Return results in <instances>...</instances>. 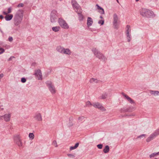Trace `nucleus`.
I'll use <instances>...</instances> for the list:
<instances>
[{
    "mask_svg": "<svg viewBox=\"0 0 159 159\" xmlns=\"http://www.w3.org/2000/svg\"><path fill=\"white\" fill-rule=\"evenodd\" d=\"M21 81L22 83H25L26 81V80L25 78H23L21 79Z\"/></svg>",
    "mask_w": 159,
    "mask_h": 159,
    "instance_id": "45",
    "label": "nucleus"
},
{
    "mask_svg": "<svg viewBox=\"0 0 159 159\" xmlns=\"http://www.w3.org/2000/svg\"><path fill=\"white\" fill-rule=\"evenodd\" d=\"M23 6V4L22 3H20L17 6L18 7H22Z\"/></svg>",
    "mask_w": 159,
    "mask_h": 159,
    "instance_id": "47",
    "label": "nucleus"
},
{
    "mask_svg": "<svg viewBox=\"0 0 159 159\" xmlns=\"http://www.w3.org/2000/svg\"><path fill=\"white\" fill-rule=\"evenodd\" d=\"M155 138V136L152 134L149 137H148L146 139V141L148 142H149Z\"/></svg>",
    "mask_w": 159,
    "mask_h": 159,
    "instance_id": "18",
    "label": "nucleus"
},
{
    "mask_svg": "<svg viewBox=\"0 0 159 159\" xmlns=\"http://www.w3.org/2000/svg\"><path fill=\"white\" fill-rule=\"evenodd\" d=\"M150 93L155 96H159V91H150Z\"/></svg>",
    "mask_w": 159,
    "mask_h": 159,
    "instance_id": "21",
    "label": "nucleus"
},
{
    "mask_svg": "<svg viewBox=\"0 0 159 159\" xmlns=\"http://www.w3.org/2000/svg\"><path fill=\"white\" fill-rule=\"evenodd\" d=\"M52 145L54 146L55 147H57L58 146L57 142L56 140H54L52 142Z\"/></svg>",
    "mask_w": 159,
    "mask_h": 159,
    "instance_id": "36",
    "label": "nucleus"
},
{
    "mask_svg": "<svg viewBox=\"0 0 159 159\" xmlns=\"http://www.w3.org/2000/svg\"><path fill=\"white\" fill-rule=\"evenodd\" d=\"M113 24L115 27H116L119 23L118 16L116 14H115L113 15Z\"/></svg>",
    "mask_w": 159,
    "mask_h": 159,
    "instance_id": "11",
    "label": "nucleus"
},
{
    "mask_svg": "<svg viewBox=\"0 0 159 159\" xmlns=\"http://www.w3.org/2000/svg\"><path fill=\"white\" fill-rule=\"evenodd\" d=\"M79 145V143H77L75 144L74 146L73 147H71L70 148V150H72L73 149H76V148H77Z\"/></svg>",
    "mask_w": 159,
    "mask_h": 159,
    "instance_id": "31",
    "label": "nucleus"
},
{
    "mask_svg": "<svg viewBox=\"0 0 159 159\" xmlns=\"http://www.w3.org/2000/svg\"><path fill=\"white\" fill-rule=\"evenodd\" d=\"M14 140L19 146L21 147L22 146V142L20 139V137L19 135L15 136L14 137Z\"/></svg>",
    "mask_w": 159,
    "mask_h": 159,
    "instance_id": "7",
    "label": "nucleus"
},
{
    "mask_svg": "<svg viewBox=\"0 0 159 159\" xmlns=\"http://www.w3.org/2000/svg\"><path fill=\"white\" fill-rule=\"evenodd\" d=\"M64 48L63 47L59 46L57 47L56 49L57 52L62 54Z\"/></svg>",
    "mask_w": 159,
    "mask_h": 159,
    "instance_id": "17",
    "label": "nucleus"
},
{
    "mask_svg": "<svg viewBox=\"0 0 159 159\" xmlns=\"http://www.w3.org/2000/svg\"><path fill=\"white\" fill-rule=\"evenodd\" d=\"M104 23V21L102 20H99L98 22V23L101 24V25H103Z\"/></svg>",
    "mask_w": 159,
    "mask_h": 159,
    "instance_id": "41",
    "label": "nucleus"
},
{
    "mask_svg": "<svg viewBox=\"0 0 159 159\" xmlns=\"http://www.w3.org/2000/svg\"><path fill=\"white\" fill-rule=\"evenodd\" d=\"M1 43L0 42V45H1Z\"/></svg>",
    "mask_w": 159,
    "mask_h": 159,
    "instance_id": "56",
    "label": "nucleus"
},
{
    "mask_svg": "<svg viewBox=\"0 0 159 159\" xmlns=\"http://www.w3.org/2000/svg\"><path fill=\"white\" fill-rule=\"evenodd\" d=\"M92 51L96 57L101 61H105L107 60L106 57L103 54L99 51L96 48H93L92 49Z\"/></svg>",
    "mask_w": 159,
    "mask_h": 159,
    "instance_id": "1",
    "label": "nucleus"
},
{
    "mask_svg": "<svg viewBox=\"0 0 159 159\" xmlns=\"http://www.w3.org/2000/svg\"><path fill=\"white\" fill-rule=\"evenodd\" d=\"M140 15L143 17H147V9L146 8H142L139 11Z\"/></svg>",
    "mask_w": 159,
    "mask_h": 159,
    "instance_id": "9",
    "label": "nucleus"
},
{
    "mask_svg": "<svg viewBox=\"0 0 159 159\" xmlns=\"http://www.w3.org/2000/svg\"><path fill=\"white\" fill-rule=\"evenodd\" d=\"M3 18V17L2 15L0 16V18L1 19H2Z\"/></svg>",
    "mask_w": 159,
    "mask_h": 159,
    "instance_id": "50",
    "label": "nucleus"
},
{
    "mask_svg": "<svg viewBox=\"0 0 159 159\" xmlns=\"http://www.w3.org/2000/svg\"><path fill=\"white\" fill-rule=\"evenodd\" d=\"M131 32V29L129 25H127L126 26V35L129 34H130Z\"/></svg>",
    "mask_w": 159,
    "mask_h": 159,
    "instance_id": "23",
    "label": "nucleus"
},
{
    "mask_svg": "<svg viewBox=\"0 0 159 159\" xmlns=\"http://www.w3.org/2000/svg\"><path fill=\"white\" fill-rule=\"evenodd\" d=\"M34 75L35 77L39 80H41L42 79V75L41 71L40 69H37L35 71Z\"/></svg>",
    "mask_w": 159,
    "mask_h": 159,
    "instance_id": "6",
    "label": "nucleus"
},
{
    "mask_svg": "<svg viewBox=\"0 0 159 159\" xmlns=\"http://www.w3.org/2000/svg\"><path fill=\"white\" fill-rule=\"evenodd\" d=\"M154 159H157V158H155Z\"/></svg>",
    "mask_w": 159,
    "mask_h": 159,
    "instance_id": "55",
    "label": "nucleus"
},
{
    "mask_svg": "<svg viewBox=\"0 0 159 159\" xmlns=\"http://www.w3.org/2000/svg\"><path fill=\"white\" fill-rule=\"evenodd\" d=\"M126 36L127 37V39L128 40V41L129 42H130L131 39V34H129V35H127Z\"/></svg>",
    "mask_w": 159,
    "mask_h": 159,
    "instance_id": "39",
    "label": "nucleus"
},
{
    "mask_svg": "<svg viewBox=\"0 0 159 159\" xmlns=\"http://www.w3.org/2000/svg\"><path fill=\"white\" fill-rule=\"evenodd\" d=\"M11 115V114H7L3 116L4 120L6 122L9 121L10 120Z\"/></svg>",
    "mask_w": 159,
    "mask_h": 159,
    "instance_id": "12",
    "label": "nucleus"
},
{
    "mask_svg": "<svg viewBox=\"0 0 159 159\" xmlns=\"http://www.w3.org/2000/svg\"><path fill=\"white\" fill-rule=\"evenodd\" d=\"M13 16L12 14H7V15H6V16L5 17V19L7 21L10 20L12 19Z\"/></svg>",
    "mask_w": 159,
    "mask_h": 159,
    "instance_id": "22",
    "label": "nucleus"
},
{
    "mask_svg": "<svg viewBox=\"0 0 159 159\" xmlns=\"http://www.w3.org/2000/svg\"><path fill=\"white\" fill-rule=\"evenodd\" d=\"M59 16L58 13L55 10L52 11L50 16V21L52 23H54L57 20V18Z\"/></svg>",
    "mask_w": 159,
    "mask_h": 159,
    "instance_id": "4",
    "label": "nucleus"
},
{
    "mask_svg": "<svg viewBox=\"0 0 159 159\" xmlns=\"http://www.w3.org/2000/svg\"><path fill=\"white\" fill-rule=\"evenodd\" d=\"M100 18H102V16H100Z\"/></svg>",
    "mask_w": 159,
    "mask_h": 159,
    "instance_id": "54",
    "label": "nucleus"
},
{
    "mask_svg": "<svg viewBox=\"0 0 159 159\" xmlns=\"http://www.w3.org/2000/svg\"><path fill=\"white\" fill-rule=\"evenodd\" d=\"M84 119V117L83 116L79 117L78 118V120L80 121H82Z\"/></svg>",
    "mask_w": 159,
    "mask_h": 159,
    "instance_id": "44",
    "label": "nucleus"
},
{
    "mask_svg": "<svg viewBox=\"0 0 159 159\" xmlns=\"http://www.w3.org/2000/svg\"><path fill=\"white\" fill-rule=\"evenodd\" d=\"M46 85L49 90L52 94H54L56 93V89L52 83L50 81L46 82Z\"/></svg>",
    "mask_w": 159,
    "mask_h": 159,
    "instance_id": "3",
    "label": "nucleus"
},
{
    "mask_svg": "<svg viewBox=\"0 0 159 159\" xmlns=\"http://www.w3.org/2000/svg\"><path fill=\"white\" fill-rule=\"evenodd\" d=\"M86 105L88 107H91L92 106V103H91L90 101H88L86 102Z\"/></svg>",
    "mask_w": 159,
    "mask_h": 159,
    "instance_id": "33",
    "label": "nucleus"
},
{
    "mask_svg": "<svg viewBox=\"0 0 159 159\" xmlns=\"http://www.w3.org/2000/svg\"><path fill=\"white\" fill-rule=\"evenodd\" d=\"M102 144H99L97 145V147L99 149H101L102 148Z\"/></svg>",
    "mask_w": 159,
    "mask_h": 159,
    "instance_id": "43",
    "label": "nucleus"
},
{
    "mask_svg": "<svg viewBox=\"0 0 159 159\" xmlns=\"http://www.w3.org/2000/svg\"><path fill=\"white\" fill-rule=\"evenodd\" d=\"M147 17L149 18L151 17H154L155 16V14L154 12L150 10L147 9Z\"/></svg>",
    "mask_w": 159,
    "mask_h": 159,
    "instance_id": "13",
    "label": "nucleus"
},
{
    "mask_svg": "<svg viewBox=\"0 0 159 159\" xmlns=\"http://www.w3.org/2000/svg\"><path fill=\"white\" fill-rule=\"evenodd\" d=\"M22 20H20V19L16 18H15V21H14V24L16 25L17 26L19 25Z\"/></svg>",
    "mask_w": 159,
    "mask_h": 159,
    "instance_id": "19",
    "label": "nucleus"
},
{
    "mask_svg": "<svg viewBox=\"0 0 159 159\" xmlns=\"http://www.w3.org/2000/svg\"><path fill=\"white\" fill-rule=\"evenodd\" d=\"M146 135L144 134H142L138 136L137 138L141 139L143 138H145L146 137Z\"/></svg>",
    "mask_w": 159,
    "mask_h": 159,
    "instance_id": "35",
    "label": "nucleus"
},
{
    "mask_svg": "<svg viewBox=\"0 0 159 159\" xmlns=\"http://www.w3.org/2000/svg\"><path fill=\"white\" fill-rule=\"evenodd\" d=\"M136 2H138L139 1V0H135Z\"/></svg>",
    "mask_w": 159,
    "mask_h": 159,
    "instance_id": "53",
    "label": "nucleus"
},
{
    "mask_svg": "<svg viewBox=\"0 0 159 159\" xmlns=\"http://www.w3.org/2000/svg\"><path fill=\"white\" fill-rule=\"evenodd\" d=\"M152 134L154 135L155 137L159 135V129L156 130L155 132Z\"/></svg>",
    "mask_w": 159,
    "mask_h": 159,
    "instance_id": "30",
    "label": "nucleus"
},
{
    "mask_svg": "<svg viewBox=\"0 0 159 159\" xmlns=\"http://www.w3.org/2000/svg\"><path fill=\"white\" fill-rule=\"evenodd\" d=\"M101 104L98 102H94L92 103V106L96 108L99 109Z\"/></svg>",
    "mask_w": 159,
    "mask_h": 159,
    "instance_id": "24",
    "label": "nucleus"
},
{
    "mask_svg": "<svg viewBox=\"0 0 159 159\" xmlns=\"http://www.w3.org/2000/svg\"><path fill=\"white\" fill-rule=\"evenodd\" d=\"M34 118L35 120L38 122L42 121L43 120L42 115L40 113H36L34 116Z\"/></svg>",
    "mask_w": 159,
    "mask_h": 159,
    "instance_id": "8",
    "label": "nucleus"
},
{
    "mask_svg": "<svg viewBox=\"0 0 159 159\" xmlns=\"http://www.w3.org/2000/svg\"><path fill=\"white\" fill-rule=\"evenodd\" d=\"M12 8L11 7H9L8 9V11L7 12L4 11L3 12V14L5 15H7L8 14L10 13L11 12Z\"/></svg>",
    "mask_w": 159,
    "mask_h": 159,
    "instance_id": "28",
    "label": "nucleus"
},
{
    "mask_svg": "<svg viewBox=\"0 0 159 159\" xmlns=\"http://www.w3.org/2000/svg\"><path fill=\"white\" fill-rule=\"evenodd\" d=\"M99 109H100L101 111H106V108L102 106V105H101Z\"/></svg>",
    "mask_w": 159,
    "mask_h": 159,
    "instance_id": "37",
    "label": "nucleus"
},
{
    "mask_svg": "<svg viewBox=\"0 0 159 159\" xmlns=\"http://www.w3.org/2000/svg\"><path fill=\"white\" fill-rule=\"evenodd\" d=\"M58 23L60 27L63 29L67 30L69 28V25L66 21L61 18H59Z\"/></svg>",
    "mask_w": 159,
    "mask_h": 159,
    "instance_id": "2",
    "label": "nucleus"
},
{
    "mask_svg": "<svg viewBox=\"0 0 159 159\" xmlns=\"http://www.w3.org/2000/svg\"><path fill=\"white\" fill-rule=\"evenodd\" d=\"M23 16V11L22 10H18L15 16V17L16 18L22 20Z\"/></svg>",
    "mask_w": 159,
    "mask_h": 159,
    "instance_id": "10",
    "label": "nucleus"
},
{
    "mask_svg": "<svg viewBox=\"0 0 159 159\" xmlns=\"http://www.w3.org/2000/svg\"><path fill=\"white\" fill-rule=\"evenodd\" d=\"M107 97V94H103L101 97V98L102 99H105Z\"/></svg>",
    "mask_w": 159,
    "mask_h": 159,
    "instance_id": "38",
    "label": "nucleus"
},
{
    "mask_svg": "<svg viewBox=\"0 0 159 159\" xmlns=\"http://www.w3.org/2000/svg\"><path fill=\"white\" fill-rule=\"evenodd\" d=\"M61 29V27L60 26H54L52 27V30L55 32H57L59 31Z\"/></svg>",
    "mask_w": 159,
    "mask_h": 159,
    "instance_id": "20",
    "label": "nucleus"
},
{
    "mask_svg": "<svg viewBox=\"0 0 159 159\" xmlns=\"http://www.w3.org/2000/svg\"><path fill=\"white\" fill-rule=\"evenodd\" d=\"M109 151V147L108 146H105V148L103 150V151L105 153H107Z\"/></svg>",
    "mask_w": 159,
    "mask_h": 159,
    "instance_id": "27",
    "label": "nucleus"
},
{
    "mask_svg": "<svg viewBox=\"0 0 159 159\" xmlns=\"http://www.w3.org/2000/svg\"><path fill=\"white\" fill-rule=\"evenodd\" d=\"M72 3L74 10L78 14H80L82 12V10L78 4L75 1H72Z\"/></svg>",
    "mask_w": 159,
    "mask_h": 159,
    "instance_id": "5",
    "label": "nucleus"
},
{
    "mask_svg": "<svg viewBox=\"0 0 159 159\" xmlns=\"http://www.w3.org/2000/svg\"><path fill=\"white\" fill-rule=\"evenodd\" d=\"M13 39V38L12 37H9L8 38V40L10 42H12Z\"/></svg>",
    "mask_w": 159,
    "mask_h": 159,
    "instance_id": "48",
    "label": "nucleus"
},
{
    "mask_svg": "<svg viewBox=\"0 0 159 159\" xmlns=\"http://www.w3.org/2000/svg\"><path fill=\"white\" fill-rule=\"evenodd\" d=\"M123 95L125 97V98L127 99V100L131 104H134L135 102L134 101L130 98L128 95L123 93Z\"/></svg>",
    "mask_w": 159,
    "mask_h": 159,
    "instance_id": "14",
    "label": "nucleus"
},
{
    "mask_svg": "<svg viewBox=\"0 0 159 159\" xmlns=\"http://www.w3.org/2000/svg\"><path fill=\"white\" fill-rule=\"evenodd\" d=\"M67 156L69 157H72V158H74L75 157L74 155H72V154H68Z\"/></svg>",
    "mask_w": 159,
    "mask_h": 159,
    "instance_id": "46",
    "label": "nucleus"
},
{
    "mask_svg": "<svg viewBox=\"0 0 159 159\" xmlns=\"http://www.w3.org/2000/svg\"><path fill=\"white\" fill-rule=\"evenodd\" d=\"M96 6L97 7V9L99 10V12L100 13L102 14H104V10L102 8L100 7L97 4L96 5Z\"/></svg>",
    "mask_w": 159,
    "mask_h": 159,
    "instance_id": "25",
    "label": "nucleus"
},
{
    "mask_svg": "<svg viewBox=\"0 0 159 159\" xmlns=\"http://www.w3.org/2000/svg\"><path fill=\"white\" fill-rule=\"evenodd\" d=\"M93 23L92 19L90 17H88L87 20V25L88 27L91 26Z\"/></svg>",
    "mask_w": 159,
    "mask_h": 159,
    "instance_id": "15",
    "label": "nucleus"
},
{
    "mask_svg": "<svg viewBox=\"0 0 159 159\" xmlns=\"http://www.w3.org/2000/svg\"><path fill=\"white\" fill-rule=\"evenodd\" d=\"M158 155H159V152H154L152 153L149 155V157L150 158H152Z\"/></svg>",
    "mask_w": 159,
    "mask_h": 159,
    "instance_id": "26",
    "label": "nucleus"
},
{
    "mask_svg": "<svg viewBox=\"0 0 159 159\" xmlns=\"http://www.w3.org/2000/svg\"><path fill=\"white\" fill-rule=\"evenodd\" d=\"M74 125V123L73 121L70 120H69V123H68V125L69 127H71Z\"/></svg>",
    "mask_w": 159,
    "mask_h": 159,
    "instance_id": "34",
    "label": "nucleus"
},
{
    "mask_svg": "<svg viewBox=\"0 0 159 159\" xmlns=\"http://www.w3.org/2000/svg\"><path fill=\"white\" fill-rule=\"evenodd\" d=\"M62 54H65L68 55H70L71 53V51L68 48H64Z\"/></svg>",
    "mask_w": 159,
    "mask_h": 159,
    "instance_id": "16",
    "label": "nucleus"
},
{
    "mask_svg": "<svg viewBox=\"0 0 159 159\" xmlns=\"http://www.w3.org/2000/svg\"><path fill=\"white\" fill-rule=\"evenodd\" d=\"M2 118H3V116H0V120H2Z\"/></svg>",
    "mask_w": 159,
    "mask_h": 159,
    "instance_id": "51",
    "label": "nucleus"
},
{
    "mask_svg": "<svg viewBox=\"0 0 159 159\" xmlns=\"http://www.w3.org/2000/svg\"><path fill=\"white\" fill-rule=\"evenodd\" d=\"M116 1H117V2L118 3H119L118 0H116Z\"/></svg>",
    "mask_w": 159,
    "mask_h": 159,
    "instance_id": "52",
    "label": "nucleus"
},
{
    "mask_svg": "<svg viewBox=\"0 0 159 159\" xmlns=\"http://www.w3.org/2000/svg\"><path fill=\"white\" fill-rule=\"evenodd\" d=\"M81 13H80V14H79V19L80 20H82L83 19V15L80 14Z\"/></svg>",
    "mask_w": 159,
    "mask_h": 159,
    "instance_id": "40",
    "label": "nucleus"
},
{
    "mask_svg": "<svg viewBox=\"0 0 159 159\" xmlns=\"http://www.w3.org/2000/svg\"><path fill=\"white\" fill-rule=\"evenodd\" d=\"M14 58V57H11L9 59V61H10L12 60V58Z\"/></svg>",
    "mask_w": 159,
    "mask_h": 159,
    "instance_id": "49",
    "label": "nucleus"
},
{
    "mask_svg": "<svg viewBox=\"0 0 159 159\" xmlns=\"http://www.w3.org/2000/svg\"><path fill=\"white\" fill-rule=\"evenodd\" d=\"M4 51L5 50L3 48L0 47V54H2Z\"/></svg>",
    "mask_w": 159,
    "mask_h": 159,
    "instance_id": "42",
    "label": "nucleus"
},
{
    "mask_svg": "<svg viewBox=\"0 0 159 159\" xmlns=\"http://www.w3.org/2000/svg\"><path fill=\"white\" fill-rule=\"evenodd\" d=\"M98 81H99L98 80L94 78H92L90 80V82L92 83H97L98 82Z\"/></svg>",
    "mask_w": 159,
    "mask_h": 159,
    "instance_id": "29",
    "label": "nucleus"
},
{
    "mask_svg": "<svg viewBox=\"0 0 159 159\" xmlns=\"http://www.w3.org/2000/svg\"><path fill=\"white\" fill-rule=\"evenodd\" d=\"M29 137L31 139H33L34 137V135L33 133H30L29 135Z\"/></svg>",
    "mask_w": 159,
    "mask_h": 159,
    "instance_id": "32",
    "label": "nucleus"
}]
</instances>
